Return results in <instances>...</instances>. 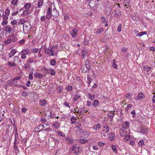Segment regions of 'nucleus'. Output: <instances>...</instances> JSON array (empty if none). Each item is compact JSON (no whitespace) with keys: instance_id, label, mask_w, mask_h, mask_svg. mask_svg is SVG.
Returning a JSON list of instances; mask_svg holds the SVG:
<instances>
[{"instance_id":"1","label":"nucleus","mask_w":155,"mask_h":155,"mask_svg":"<svg viewBox=\"0 0 155 155\" xmlns=\"http://www.w3.org/2000/svg\"><path fill=\"white\" fill-rule=\"evenodd\" d=\"M57 47L56 45L54 46H51L50 47V49L46 48L45 50V53L49 56H53L54 55V51L56 49Z\"/></svg>"},{"instance_id":"2","label":"nucleus","mask_w":155,"mask_h":155,"mask_svg":"<svg viewBox=\"0 0 155 155\" xmlns=\"http://www.w3.org/2000/svg\"><path fill=\"white\" fill-rule=\"evenodd\" d=\"M52 9L50 8H49L46 12V18L48 19H50L52 16Z\"/></svg>"},{"instance_id":"3","label":"nucleus","mask_w":155,"mask_h":155,"mask_svg":"<svg viewBox=\"0 0 155 155\" xmlns=\"http://www.w3.org/2000/svg\"><path fill=\"white\" fill-rule=\"evenodd\" d=\"M23 27L24 31L25 30L26 31H29L31 27V25L29 22H27L23 24Z\"/></svg>"},{"instance_id":"4","label":"nucleus","mask_w":155,"mask_h":155,"mask_svg":"<svg viewBox=\"0 0 155 155\" xmlns=\"http://www.w3.org/2000/svg\"><path fill=\"white\" fill-rule=\"evenodd\" d=\"M52 16L54 17H57L59 15V12L55 8H54L52 9Z\"/></svg>"},{"instance_id":"5","label":"nucleus","mask_w":155,"mask_h":155,"mask_svg":"<svg viewBox=\"0 0 155 155\" xmlns=\"http://www.w3.org/2000/svg\"><path fill=\"white\" fill-rule=\"evenodd\" d=\"M138 131L140 132L147 134V130L143 127H140L137 129Z\"/></svg>"},{"instance_id":"6","label":"nucleus","mask_w":155,"mask_h":155,"mask_svg":"<svg viewBox=\"0 0 155 155\" xmlns=\"http://www.w3.org/2000/svg\"><path fill=\"white\" fill-rule=\"evenodd\" d=\"M65 140L68 142L67 143L68 144H72L74 142V140L72 138L69 137H66L65 138Z\"/></svg>"},{"instance_id":"7","label":"nucleus","mask_w":155,"mask_h":155,"mask_svg":"<svg viewBox=\"0 0 155 155\" xmlns=\"http://www.w3.org/2000/svg\"><path fill=\"white\" fill-rule=\"evenodd\" d=\"M9 37L10 38L11 41L13 42H16L17 39L16 35L15 34H12L11 35L9 36Z\"/></svg>"},{"instance_id":"8","label":"nucleus","mask_w":155,"mask_h":155,"mask_svg":"<svg viewBox=\"0 0 155 155\" xmlns=\"http://www.w3.org/2000/svg\"><path fill=\"white\" fill-rule=\"evenodd\" d=\"M114 15L117 18H120L121 15V11L119 10H117L114 12Z\"/></svg>"},{"instance_id":"9","label":"nucleus","mask_w":155,"mask_h":155,"mask_svg":"<svg viewBox=\"0 0 155 155\" xmlns=\"http://www.w3.org/2000/svg\"><path fill=\"white\" fill-rule=\"evenodd\" d=\"M129 123L128 121L124 123L122 125V128L124 129H127L129 127Z\"/></svg>"},{"instance_id":"10","label":"nucleus","mask_w":155,"mask_h":155,"mask_svg":"<svg viewBox=\"0 0 155 155\" xmlns=\"http://www.w3.org/2000/svg\"><path fill=\"white\" fill-rule=\"evenodd\" d=\"M144 97V95L142 93H139L136 99L141 100L143 99Z\"/></svg>"},{"instance_id":"11","label":"nucleus","mask_w":155,"mask_h":155,"mask_svg":"<svg viewBox=\"0 0 155 155\" xmlns=\"http://www.w3.org/2000/svg\"><path fill=\"white\" fill-rule=\"evenodd\" d=\"M114 114L112 112H110L108 114V119L109 120L111 121L113 120V118L114 117Z\"/></svg>"},{"instance_id":"12","label":"nucleus","mask_w":155,"mask_h":155,"mask_svg":"<svg viewBox=\"0 0 155 155\" xmlns=\"http://www.w3.org/2000/svg\"><path fill=\"white\" fill-rule=\"evenodd\" d=\"M77 30L75 29L71 31L70 32L71 35L72 37L75 38L77 36Z\"/></svg>"},{"instance_id":"13","label":"nucleus","mask_w":155,"mask_h":155,"mask_svg":"<svg viewBox=\"0 0 155 155\" xmlns=\"http://www.w3.org/2000/svg\"><path fill=\"white\" fill-rule=\"evenodd\" d=\"M82 150V148L80 147H77L75 149V150L74 151V154L77 155L78 153L81 152Z\"/></svg>"},{"instance_id":"14","label":"nucleus","mask_w":155,"mask_h":155,"mask_svg":"<svg viewBox=\"0 0 155 155\" xmlns=\"http://www.w3.org/2000/svg\"><path fill=\"white\" fill-rule=\"evenodd\" d=\"M16 51H17L15 49H12L9 53V56L10 57H12L16 53Z\"/></svg>"},{"instance_id":"15","label":"nucleus","mask_w":155,"mask_h":155,"mask_svg":"<svg viewBox=\"0 0 155 155\" xmlns=\"http://www.w3.org/2000/svg\"><path fill=\"white\" fill-rule=\"evenodd\" d=\"M108 138L111 141H113L115 138L114 134V133L111 132L110 133L108 137Z\"/></svg>"},{"instance_id":"16","label":"nucleus","mask_w":155,"mask_h":155,"mask_svg":"<svg viewBox=\"0 0 155 155\" xmlns=\"http://www.w3.org/2000/svg\"><path fill=\"white\" fill-rule=\"evenodd\" d=\"M103 131L107 133L109 130L110 128L107 124H105L103 126Z\"/></svg>"},{"instance_id":"17","label":"nucleus","mask_w":155,"mask_h":155,"mask_svg":"<svg viewBox=\"0 0 155 155\" xmlns=\"http://www.w3.org/2000/svg\"><path fill=\"white\" fill-rule=\"evenodd\" d=\"M29 50L28 49H23L20 52V54H28L29 53Z\"/></svg>"},{"instance_id":"18","label":"nucleus","mask_w":155,"mask_h":155,"mask_svg":"<svg viewBox=\"0 0 155 155\" xmlns=\"http://www.w3.org/2000/svg\"><path fill=\"white\" fill-rule=\"evenodd\" d=\"M99 102L98 101L95 99L92 102V105L93 106L95 107H96L98 105Z\"/></svg>"},{"instance_id":"19","label":"nucleus","mask_w":155,"mask_h":155,"mask_svg":"<svg viewBox=\"0 0 155 155\" xmlns=\"http://www.w3.org/2000/svg\"><path fill=\"white\" fill-rule=\"evenodd\" d=\"M138 146L141 147H144V142L143 140H140L138 143Z\"/></svg>"},{"instance_id":"20","label":"nucleus","mask_w":155,"mask_h":155,"mask_svg":"<svg viewBox=\"0 0 155 155\" xmlns=\"http://www.w3.org/2000/svg\"><path fill=\"white\" fill-rule=\"evenodd\" d=\"M100 128L101 127L99 124H97L94 125L93 127H91V128H92L94 130H99Z\"/></svg>"},{"instance_id":"21","label":"nucleus","mask_w":155,"mask_h":155,"mask_svg":"<svg viewBox=\"0 0 155 155\" xmlns=\"http://www.w3.org/2000/svg\"><path fill=\"white\" fill-rule=\"evenodd\" d=\"M19 58L16 56L14 57L13 58V63L16 65V64L17 63L18 61H20V60H19Z\"/></svg>"},{"instance_id":"22","label":"nucleus","mask_w":155,"mask_h":155,"mask_svg":"<svg viewBox=\"0 0 155 155\" xmlns=\"http://www.w3.org/2000/svg\"><path fill=\"white\" fill-rule=\"evenodd\" d=\"M34 75L36 78H41L43 76V75L38 72H36L34 74Z\"/></svg>"},{"instance_id":"23","label":"nucleus","mask_w":155,"mask_h":155,"mask_svg":"<svg viewBox=\"0 0 155 155\" xmlns=\"http://www.w3.org/2000/svg\"><path fill=\"white\" fill-rule=\"evenodd\" d=\"M5 30L6 32H8V33H10L12 31V29L10 27L7 26L5 28Z\"/></svg>"},{"instance_id":"24","label":"nucleus","mask_w":155,"mask_h":155,"mask_svg":"<svg viewBox=\"0 0 155 155\" xmlns=\"http://www.w3.org/2000/svg\"><path fill=\"white\" fill-rule=\"evenodd\" d=\"M30 12L29 10H26L24 11L22 13L23 16H27L30 14Z\"/></svg>"},{"instance_id":"25","label":"nucleus","mask_w":155,"mask_h":155,"mask_svg":"<svg viewBox=\"0 0 155 155\" xmlns=\"http://www.w3.org/2000/svg\"><path fill=\"white\" fill-rule=\"evenodd\" d=\"M43 4V1L42 0H39L38 2V7L39 8H41Z\"/></svg>"},{"instance_id":"26","label":"nucleus","mask_w":155,"mask_h":155,"mask_svg":"<svg viewBox=\"0 0 155 155\" xmlns=\"http://www.w3.org/2000/svg\"><path fill=\"white\" fill-rule=\"evenodd\" d=\"M120 136H124L126 134V132L122 128L120 130Z\"/></svg>"},{"instance_id":"27","label":"nucleus","mask_w":155,"mask_h":155,"mask_svg":"<svg viewBox=\"0 0 155 155\" xmlns=\"http://www.w3.org/2000/svg\"><path fill=\"white\" fill-rule=\"evenodd\" d=\"M49 73L51 76H54L56 72L53 69L50 68L49 69Z\"/></svg>"},{"instance_id":"28","label":"nucleus","mask_w":155,"mask_h":155,"mask_svg":"<svg viewBox=\"0 0 155 155\" xmlns=\"http://www.w3.org/2000/svg\"><path fill=\"white\" fill-rule=\"evenodd\" d=\"M70 120L72 124H74L77 120V119L74 117H71Z\"/></svg>"},{"instance_id":"29","label":"nucleus","mask_w":155,"mask_h":155,"mask_svg":"<svg viewBox=\"0 0 155 155\" xmlns=\"http://www.w3.org/2000/svg\"><path fill=\"white\" fill-rule=\"evenodd\" d=\"M53 125L55 128L58 129L60 127V123L58 122H55L53 123Z\"/></svg>"},{"instance_id":"30","label":"nucleus","mask_w":155,"mask_h":155,"mask_svg":"<svg viewBox=\"0 0 155 155\" xmlns=\"http://www.w3.org/2000/svg\"><path fill=\"white\" fill-rule=\"evenodd\" d=\"M147 34V32L146 31H142L139 33L136 36L137 37H141L144 35H146Z\"/></svg>"},{"instance_id":"31","label":"nucleus","mask_w":155,"mask_h":155,"mask_svg":"<svg viewBox=\"0 0 155 155\" xmlns=\"http://www.w3.org/2000/svg\"><path fill=\"white\" fill-rule=\"evenodd\" d=\"M150 69L151 68L147 66H146L143 67V70L146 71L147 72L150 71Z\"/></svg>"},{"instance_id":"32","label":"nucleus","mask_w":155,"mask_h":155,"mask_svg":"<svg viewBox=\"0 0 155 155\" xmlns=\"http://www.w3.org/2000/svg\"><path fill=\"white\" fill-rule=\"evenodd\" d=\"M17 10H16L15 9H14L13 11V12L11 14V15L12 16H14L16 15L18 13V11Z\"/></svg>"},{"instance_id":"33","label":"nucleus","mask_w":155,"mask_h":155,"mask_svg":"<svg viewBox=\"0 0 155 155\" xmlns=\"http://www.w3.org/2000/svg\"><path fill=\"white\" fill-rule=\"evenodd\" d=\"M31 6V4L30 3H26L24 6V8L27 10H29L28 9L30 8Z\"/></svg>"},{"instance_id":"34","label":"nucleus","mask_w":155,"mask_h":155,"mask_svg":"<svg viewBox=\"0 0 155 155\" xmlns=\"http://www.w3.org/2000/svg\"><path fill=\"white\" fill-rule=\"evenodd\" d=\"M87 141H88L87 140L84 139H80L78 140L79 143H80L81 144H82L85 143H86Z\"/></svg>"},{"instance_id":"35","label":"nucleus","mask_w":155,"mask_h":155,"mask_svg":"<svg viewBox=\"0 0 155 155\" xmlns=\"http://www.w3.org/2000/svg\"><path fill=\"white\" fill-rule=\"evenodd\" d=\"M104 31L103 28H101L99 29L98 30H97L96 32V34H99L102 32H103Z\"/></svg>"},{"instance_id":"36","label":"nucleus","mask_w":155,"mask_h":155,"mask_svg":"<svg viewBox=\"0 0 155 155\" xmlns=\"http://www.w3.org/2000/svg\"><path fill=\"white\" fill-rule=\"evenodd\" d=\"M81 97L80 95L78 94H75L73 98V101H76Z\"/></svg>"},{"instance_id":"37","label":"nucleus","mask_w":155,"mask_h":155,"mask_svg":"<svg viewBox=\"0 0 155 155\" xmlns=\"http://www.w3.org/2000/svg\"><path fill=\"white\" fill-rule=\"evenodd\" d=\"M88 96H89V99L91 101H93L95 98L94 95L93 94L91 95V94H88Z\"/></svg>"},{"instance_id":"38","label":"nucleus","mask_w":155,"mask_h":155,"mask_svg":"<svg viewBox=\"0 0 155 155\" xmlns=\"http://www.w3.org/2000/svg\"><path fill=\"white\" fill-rule=\"evenodd\" d=\"M46 103V100H41L40 101V104L42 106H45Z\"/></svg>"},{"instance_id":"39","label":"nucleus","mask_w":155,"mask_h":155,"mask_svg":"<svg viewBox=\"0 0 155 155\" xmlns=\"http://www.w3.org/2000/svg\"><path fill=\"white\" fill-rule=\"evenodd\" d=\"M130 0H125L124 3L125 6L126 7L129 5Z\"/></svg>"},{"instance_id":"40","label":"nucleus","mask_w":155,"mask_h":155,"mask_svg":"<svg viewBox=\"0 0 155 155\" xmlns=\"http://www.w3.org/2000/svg\"><path fill=\"white\" fill-rule=\"evenodd\" d=\"M56 62L54 59L51 60L50 62V64L52 66H54L56 64Z\"/></svg>"},{"instance_id":"41","label":"nucleus","mask_w":155,"mask_h":155,"mask_svg":"<svg viewBox=\"0 0 155 155\" xmlns=\"http://www.w3.org/2000/svg\"><path fill=\"white\" fill-rule=\"evenodd\" d=\"M87 52L84 50H82L81 53L82 57L84 58L87 55Z\"/></svg>"},{"instance_id":"42","label":"nucleus","mask_w":155,"mask_h":155,"mask_svg":"<svg viewBox=\"0 0 155 155\" xmlns=\"http://www.w3.org/2000/svg\"><path fill=\"white\" fill-rule=\"evenodd\" d=\"M20 78L21 77L20 76H17L13 79V81L15 83H17V81L19 80Z\"/></svg>"},{"instance_id":"43","label":"nucleus","mask_w":155,"mask_h":155,"mask_svg":"<svg viewBox=\"0 0 155 155\" xmlns=\"http://www.w3.org/2000/svg\"><path fill=\"white\" fill-rule=\"evenodd\" d=\"M6 86L8 87L12 85V82L11 81H8L6 83Z\"/></svg>"},{"instance_id":"44","label":"nucleus","mask_w":155,"mask_h":155,"mask_svg":"<svg viewBox=\"0 0 155 155\" xmlns=\"http://www.w3.org/2000/svg\"><path fill=\"white\" fill-rule=\"evenodd\" d=\"M14 149L17 153H18L19 152V150L18 149V145L17 144L14 145Z\"/></svg>"},{"instance_id":"45","label":"nucleus","mask_w":155,"mask_h":155,"mask_svg":"<svg viewBox=\"0 0 155 155\" xmlns=\"http://www.w3.org/2000/svg\"><path fill=\"white\" fill-rule=\"evenodd\" d=\"M11 41H12L10 38L7 39L4 41L5 43L6 44H9L11 42Z\"/></svg>"},{"instance_id":"46","label":"nucleus","mask_w":155,"mask_h":155,"mask_svg":"<svg viewBox=\"0 0 155 155\" xmlns=\"http://www.w3.org/2000/svg\"><path fill=\"white\" fill-rule=\"evenodd\" d=\"M5 15L8 16H9L10 14V10L8 8L6 9L5 11Z\"/></svg>"},{"instance_id":"47","label":"nucleus","mask_w":155,"mask_h":155,"mask_svg":"<svg viewBox=\"0 0 155 155\" xmlns=\"http://www.w3.org/2000/svg\"><path fill=\"white\" fill-rule=\"evenodd\" d=\"M112 150L115 153L117 152V149L115 145L112 146Z\"/></svg>"},{"instance_id":"48","label":"nucleus","mask_w":155,"mask_h":155,"mask_svg":"<svg viewBox=\"0 0 155 155\" xmlns=\"http://www.w3.org/2000/svg\"><path fill=\"white\" fill-rule=\"evenodd\" d=\"M77 145L76 144H73L71 147H70V149L72 151H74L75 150V149L77 148Z\"/></svg>"},{"instance_id":"49","label":"nucleus","mask_w":155,"mask_h":155,"mask_svg":"<svg viewBox=\"0 0 155 155\" xmlns=\"http://www.w3.org/2000/svg\"><path fill=\"white\" fill-rule=\"evenodd\" d=\"M17 0H12L11 2V4L13 5H16L17 4Z\"/></svg>"},{"instance_id":"50","label":"nucleus","mask_w":155,"mask_h":155,"mask_svg":"<svg viewBox=\"0 0 155 155\" xmlns=\"http://www.w3.org/2000/svg\"><path fill=\"white\" fill-rule=\"evenodd\" d=\"M11 24L12 25H17L18 22L17 20H14L13 21H12L11 22Z\"/></svg>"},{"instance_id":"51","label":"nucleus","mask_w":155,"mask_h":155,"mask_svg":"<svg viewBox=\"0 0 155 155\" xmlns=\"http://www.w3.org/2000/svg\"><path fill=\"white\" fill-rule=\"evenodd\" d=\"M8 16L7 15H4L2 16L3 17V20H6L7 21V20L8 19Z\"/></svg>"},{"instance_id":"52","label":"nucleus","mask_w":155,"mask_h":155,"mask_svg":"<svg viewBox=\"0 0 155 155\" xmlns=\"http://www.w3.org/2000/svg\"><path fill=\"white\" fill-rule=\"evenodd\" d=\"M124 136V138L125 140H127L130 138V137L128 134H126Z\"/></svg>"},{"instance_id":"53","label":"nucleus","mask_w":155,"mask_h":155,"mask_svg":"<svg viewBox=\"0 0 155 155\" xmlns=\"http://www.w3.org/2000/svg\"><path fill=\"white\" fill-rule=\"evenodd\" d=\"M8 65L10 67H15L16 66V64L13 62L12 63L10 62H8Z\"/></svg>"},{"instance_id":"54","label":"nucleus","mask_w":155,"mask_h":155,"mask_svg":"<svg viewBox=\"0 0 155 155\" xmlns=\"http://www.w3.org/2000/svg\"><path fill=\"white\" fill-rule=\"evenodd\" d=\"M121 24H119L118 25V28H117V31H118L120 32L121 31Z\"/></svg>"},{"instance_id":"55","label":"nucleus","mask_w":155,"mask_h":155,"mask_svg":"<svg viewBox=\"0 0 155 155\" xmlns=\"http://www.w3.org/2000/svg\"><path fill=\"white\" fill-rule=\"evenodd\" d=\"M33 73H31L29 74L28 78L29 80H32L33 79Z\"/></svg>"},{"instance_id":"56","label":"nucleus","mask_w":155,"mask_h":155,"mask_svg":"<svg viewBox=\"0 0 155 155\" xmlns=\"http://www.w3.org/2000/svg\"><path fill=\"white\" fill-rule=\"evenodd\" d=\"M8 21L6 20H3L2 21L1 23V24L3 26L6 25L7 24Z\"/></svg>"},{"instance_id":"57","label":"nucleus","mask_w":155,"mask_h":155,"mask_svg":"<svg viewBox=\"0 0 155 155\" xmlns=\"http://www.w3.org/2000/svg\"><path fill=\"white\" fill-rule=\"evenodd\" d=\"M25 22V20L23 19H21L20 21H19L18 22V25H22L24 24Z\"/></svg>"},{"instance_id":"58","label":"nucleus","mask_w":155,"mask_h":155,"mask_svg":"<svg viewBox=\"0 0 155 155\" xmlns=\"http://www.w3.org/2000/svg\"><path fill=\"white\" fill-rule=\"evenodd\" d=\"M112 66H113V67L115 69H116L117 68V65L115 63V59H114L113 61Z\"/></svg>"},{"instance_id":"59","label":"nucleus","mask_w":155,"mask_h":155,"mask_svg":"<svg viewBox=\"0 0 155 155\" xmlns=\"http://www.w3.org/2000/svg\"><path fill=\"white\" fill-rule=\"evenodd\" d=\"M129 144L132 146H134L135 145V142H134L133 140H130Z\"/></svg>"},{"instance_id":"60","label":"nucleus","mask_w":155,"mask_h":155,"mask_svg":"<svg viewBox=\"0 0 155 155\" xmlns=\"http://www.w3.org/2000/svg\"><path fill=\"white\" fill-rule=\"evenodd\" d=\"M20 54L21 55V59H25L27 57L26 56V54Z\"/></svg>"},{"instance_id":"61","label":"nucleus","mask_w":155,"mask_h":155,"mask_svg":"<svg viewBox=\"0 0 155 155\" xmlns=\"http://www.w3.org/2000/svg\"><path fill=\"white\" fill-rule=\"evenodd\" d=\"M40 11V9H38V10L35 11L34 13L35 15L37 16H38V14L39 12Z\"/></svg>"},{"instance_id":"62","label":"nucleus","mask_w":155,"mask_h":155,"mask_svg":"<svg viewBox=\"0 0 155 155\" xmlns=\"http://www.w3.org/2000/svg\"><path fill=\"white\" fill-rule=\"evenodd\" d=\"M66 89L68 91H70L72 90V87L71 86H68L66 87Z\"/></svg>"},{"instance_id":"63","label":"nucleus","mask_w":155,"mask_h":155,"mask_svg":"<svg viewBox=\"0 0 155 155\" xmlns=\"http://www.w3.org/2000/svg\"><path fill=\"white\" fill-rule=\"evenodd\" d=\"M50 117L51 118H54L55 117V115L54 114H52V113L50 112Z\"/></svg>"},{"instance_id":"64","label":"nucleus","mask_w":155,"mask_h":155,"mask_svg":"<svg viewBox=\"0 0 155 155\" xmlns=\"http://www.w3.org/2000/svg\"><path fill=\"white\" fill-rule=\"evenodd\" d=\"M132 96V94L131 93H129L127 94L126 95V97L127 98H130Z\"/></svg>"}]
</instances>
